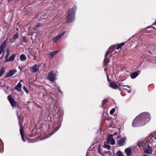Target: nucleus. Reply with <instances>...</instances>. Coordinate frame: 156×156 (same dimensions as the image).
<instances>
[{"label":"nucleus","mask_w":156,"mask_h":156,"mask_svg":"<svg viewBox=\"0 0 156 156\" xmlns=\"http://www.w3.org/2000/svg\"><path fill=\"white\" fill-rule=\"evenodd\" d=\"M55 114L53 118H51L50 121L51 126H49V131H51V129L53 133L49 134V137L60 128L63 119L62 116L64 114V112L62 108L57 106L55 109Z\"/></svg>","instance_id":"f257e3e1"},{"label":"nucleus","mask_w":156,"mask_h":156,"mask_svg":"<svg viewBox=\"0 0 156 156\" xmlns=\"http://www.w3.org/2000/svg\"><path fill=\"white\" fill-rule=\"evenodd\" d=\"M150 114L147 112L141 113L137 116L132 122L133 127H140L144 126L151 120Z\"/></svg>","instance_id":"f03ea898"},{"label":"nucleus","mask_w":156,"mask_h":156,"mask_svg":"<svg viewBox=\"0 0 156 156\" xmlns=\"http://www.w3.org/2000/svg\"><path fill=\"white\" fill-rule=\"evenodd\" d=\"M76 8V7L74 6L69 10L66 18V20L68 23H70L75 20V13Z\"/></svg>","instance_id":"7ed1b4c3"},{"label":"nucleus","mask_w":156,"mask_h":156,"mask_svg":"<svg viewBox=\"0 0 156 156\" xmlns=\"http://www.w3.org/2000/svg\"><path fill=\"white\" fill-rule=\"evenodd\" d=\"M115 49V48L113 46L110 47L108 50L107 51L105 56V58L104 59V65L106 67L108 65V64L109 62V58H108V56L109 53L113 51Z\"/></svg>","instance_id":"20e7f679"},{"label":"nucleus","mask_w":156,"mask_h":156,"mask_svg":"<svg viewBox=\"0 0 156 156\" xmlns=\"http://www.w3.org/2000/svg\"><path fill=\"white\" fill-rule=\"evenodd\" d=\"M149 51L151 55H147L150 56H156V45H151L149 46Z\"/></svg>","instance_id":"39448f33"},{"label":"nucleus","mask_w":156,"mask_h":156,"mask_svg":"<svg viewBox=\"0 0 156 156\" xmlns=\"http://www.w3.org/2000/svg\"><path fill=\"white\" fill-rule=\"evenodd\" d=\"M57 73V72L55 71L49 73V81L51 82H53L56 80Z\"/></svg>","instance_id":"423d86ee"},{"label":"nucleus","mask_w":156,"mask_h":156,"mask_svg":"<svg viewBox=\"0 0 156 156\" xmlns=\"http://www.w3.org/2000/svg\"><path fill=\"white\" fill-rule=\"evenodd\" d=\"M107 143L110 144L112 145H114L115 144V141L113 139V136L112 134L109 135L107 140Z\"/></svg>","instance_id":"0eeeda50"},{"label":"nucleus","mask_w":156,"mask_h":156,"mask_svg":"<svg viewBox=\"0 0 156 156\" xmlns=\"http://www.w3.org/2000/svg\"><path fill=\"white\" fill-rule=\"evenodd\" d=\"M143 150L144 152L148 154H150L152 153V147L148 145L146 147H144Z\"/></svg>","instance_id":"6e6552de"},{"label":"nucleus","mask_w":156,"mask_h":156,"mask_svg":"<svg viewBox=\"0 0 156 156\" xmlns=\"http://www.w3.org/2000/svg\"><path fill=\"white\" fill-rule=\"evenodd\" d=\"M8 99L10 102L11 106L12 107H14L16 105V101L13 99L11 95H9L8 97Z\"/></svg>","instance_id":"1a4fd4ad"},{"label":"nucleus","mask_w":156,"mask_h":156,"mask_svg":"<svg viewBox=\"0 0 156 156\" xmlns=\"http://www.w3.org/2000/svg\"><path fill=\"white\" fill-rule=\"evenodd\" d=\"M140 70H137L130 74V76L132 79H134L140 73Z\"/></svg>","instance_id":"9d476101"},{"label":"nucleus","mask_w":156,"mask_h":156,"mask_svg":"<svg viewBox=\"0 0 156 156\" xmlns=\"http://www.w3.org/2000/svg\"><path fill=\"white\" fill-rule=\"evenodd\" d=\"M16 70L15 69L11 70L7 73L6 75V77H9L11 76L16 72Z\"/></svg>","instance_id":"9b49d317"},{"label":"nucleus","mask_w":156,"mask_h":156,"mask_svg":"<svg viewBox=\"0 0 156 156\" xmlns=\"http://www.w3.org/2000/svg\"><path fill=\"white\" fill-rule=\"evenodd\" d=\"M126 138V137H122L118 141V144L119 146L123 145L125 143Z\"/></svg>","instance_id":"f8f14e48"},{"label":"nucleus","mask_w":156,"mask_h":156,"mask_svg":"<svg viewBox=\"0 0 156 156\" xmlns=\"http://www.w3.org/2000/svg\"><path fill=\"white\" fill-rule=\"evenodd\" d=\"M66 33L65 31H64L61 34L58 35L56 37H55L52 40L53 42H55L59 40L61 37Z\"/></svg>","instance_id":"ddd939ff"},{"label":"nucleus","mask_w":156,"mask_h":156,"mask_svg":"<svg viewBox=\"0 0 156 156\" xmlns=\"http://www.w3.org/2000/svg\"><path fill=\"white\" fill-rule=\"evenodd\" d=\"M37 66V65L35 64L32 67H30V69L32 73H35L38 71Z\"/></svg>","instance_id":"4468645a"},{"label":"nucleus","mask_w":156,"mask_h":156,"mask_svg":"<svg viewBox=\"0 0 156 156\" xmlns=\"http://www.w3.org/2000/svg\"><path fill=\"white\" fill-rule=\"evenodd\" d=\"M22 86V85L21 84V83L20 82L17 84L16 86H15L14 89L16 90L19 91H20L21 90Z\"/></svg>","instance_id":"2eb2a0df"},{"label":"nucleus","mask_w":156,"mask_h":156,"mask_svg":"<svg viewBox=\"0 0 156 156\" xmlns=\"http://www.w3.org/2000/svg\"><path fill=\"white\" fill-rule=\"evenodd\" d=\"M16 55L14 54L11 55L9 58H7L5 60V62H8L14 60L15 57Z\"/></svg>","instance_id":"dca6fc26"},{"label":"nucleus","mask_w":156,"mask_h":156,"mask_svg":"<svg viewBox=\"0 0 156 156\" xmlns=\"http://www.w3.org/2000/svg\"><path fill=\"white\" fill-rule=\"evenodd\" d=\"M110 86L112 88L116 89L118 88V86L114 82H112L110 83Z\"/></svg>","instance_id":"f3484780"},{"label":"nucleus","mask_w":156,"mask_h":156,"mask_svg":"<svg viewBox=\"0 0 156 156\" xmlns=\"http://www.w3.org/2000/svg\"><path fill=\"white\" fill-rule=\"evenodd\" d=\"M6 46V43L5 42V41L2 44H1L0 47V49L2 50V52H4L5 50Z\"/></svg>","instance_id":"a211bd4d"},{"label":"nucleus","mask_w":156,"mask_h":156,"mask_svg":"<svg viewBox=\"0 0 156 156\" xmlns=\"http://www.w3.org/2000/svg\"><path fill=\"white\" fill-rule=\"evenodd\" d=\"M125 152L126 153L127 156H130L131 154V149L129 148H127L125 150Z\"/></svg>","instance_id":"6ab92c4d"},{"label":"nucleus","mask_w":156,"mask_h":156,"mask_svg":"<svg viewBox=\"0 0 156 156\" xmlns=\"http://www.w3.org/2000/svg\"><path fill=\"white\" fill-rule=\"evenodd\" d=\"M3 143L0 138V152H2L3 150Z\"/></svg>","instance_id":"aec40b11"},{"label":"nucleus","mask_w":156,"mask_h":156,"mask_svg":"<svg viewBox=\"0 0 156 156\" xmlns=\"http://www.w3.org/2000/svg\"><path fill=\"white\" fill-rule=\"evenodd\" d=\"M5 68L3 67L1 68L0 70V77L2 76L5 72Z\"/></svg>","instance_id":"412c9836"},{"label":"nucleus","mask_w":156,"mask_h":156,"mask_svg":"<svg viewBox=\"0 0 156 156\" xmlns=\"http://www.w3.org/2000/svg\"><path fill=\"white\" fill-rule=\"evenodd\" d=\"M20 133L21 136L22 138L23 141L24 142L25 141V140L24 138V134L23 132V130L21 128L20 129Z\"/></svg>","instance_id":"4be33fe9"},{"label":"nucleus","mask_w":156,"mask_h":156,"mask_svg":"<svg viewBox=\"0 0 156 156\" xmlns=\"http://www.w3.org/2000/svg\"><path fill=\"white\" fill-rule=\"evenodd\" d=\"M58 52V51H55L51 52L50 53V56L51 58H53L55 55Z\"/></svg>","instance_id":"5701e85b"},{"label":"nucleus","mask_w":156,"mask_h":156,"mask_svg":"<svg viewBox=\"0 0 156 156\" xmlns=\"http://www.w3.org/2000/svg\"><path fill=\"white\" fill-rule=\"evenodd\" d=\"M125 42H122L120 44H118L116 48L117 50H118L120 49L121 47L124 45L125 44Z\"/></svg>","instance_id":"b1692460"},{"label":"nucleus","mask_w":156,"mask_h":156,"mask_svg":"<svg viewBox=\"0 0 156 156\" xmlns=\"http://www.w3.org/2000/svg\"><path fill=\"white\" fill-rule=\"evenodd\" d=\"M20 58L21 61H24L26 60V57L24 54H22L20 55Z\"/></svg>","instance_id":"393cba45"},{"label":"nucleus","mask_w":156,"mask_h":156,"mask_svg":"<svg viewBox=\"0 0 156 156\" xmlns=\"http://www.w3.org/2000/svg\"><path fill=\"white\" fill-rule=\"evenodd\" d=\"M103 147L104 148H107L108 150H109L110 149V146L107 143L105 144L103 146Z\"/></svg>","instance_id":"a878e982"},{"label":"nucleus","mask_w":156,"mask_h":156,"mask_svg":"<svg viewBox=\"0 0 156 156\" xmlns=\"http://www.w3.org/2000/svg\"><path fill=\"white\" fill-rule=\"evenodd\" d=\"M119 86L121 87H126L129 89L130 88V87L129 86L127 85H124L123 84V83H120L119 84Z\"/></svg>","instance_id":"bb28decb"},{"label":"nucleus","mask_w":156,"mask_h":156,"mask_svg":"<svg viewBox=\"0 0 156 156\" xmlns=\"http://www.w3.org/2000/svg\"><path fill=\"white\" fill-rule=\"evenodd\" d=\"M57 90L58 91V92L61 94H63V91L61 90L60 89V87H57Z\"/></svg>","instance_id":"cd10ccee"},{"label":"nucleus","mask_w":156,"mask_h":156,"mask_svg":"<svg viewBox=\"0 0 156 156\" xmlns=\"http://www.w3.org/2000/svg\"><path fill=\"white\" fill-rule=\"evenodd\" d=\"M41 26V24L40 23H38L37 24L36 26L34 28V29L35 30H36L37 29V27H40Z\"/></svg>","instance_id":"c85d7f7f"},{"label":"nucleus","mask_w":156,"mask_h":156,"mask_svg":"<svg viewBox=\"0 0 156 156\" xmlns=\"http://www.w3.org/2000/svg\"><path fill=\"white\" fill-rule=\"evenodd\" d=\"M118 156H123L120 151H118L117 153Z\"/></svg>","instance_id":"c756f323"},{"label":"nucleus","mask_w":156,"mask_h":156,"mask_svg":"<svg viewBox=\"0 0 156 156\" xmlns=\"http://www.w3.org/2000/svg\"><path fill=\"white\" fill-rule=\"evenodd\" d=\"M115 111V109L114 108H113L112 109H111V110L110 111V114L112 115H113Z\"/></svg>","instance_id":"7c9ffc66"},{"label":"nucleus","mask_w":156,"mask_h":156,"mask_svg":"<svg viewBox=\"0 0 156 156\" xmlns=\"http://www.w3.org/2000/svg\"><path fill=\"white\" fill-rule=\"evenodd\" d=\"M23 41L24 42L27 43V37H23Z\"/></svg>","instance_id":"2f4dec72"},{"label":"nucleus","mask_w":156,"mask_h":156,"mask_svg":"<svg viewBox=\"0 0 156 156\" xmlns=\"http://www.w3.org/2000/svg\"><path fill=\"white\" fill-rule=\"evenodd\" d=\"M108 102V101L107 100H103L102 101V104L103 105V107L104 108V105L106 104Z\"/></svg>","instance_id":"473e14b6"},{"label":"nucleus","mask_w":156,"mask_h":156,"mask_svg":"<svg viewBox=\"0 0 156 156\" xmlns=\"http://www.w3.org/2000/svg\"><path fill=\"white\" fill-rule=\"evenodd\" d=\"M19 37L18 35V34H16L14 35L13 38L14 39H17Z\"/></svg>","instance_id":"72a5a7b5"},{"label":"nucleus","mask_w":156,"mask_h":156,"mask_svg":"<svg viewBox=\"0 0 156 156\" xmlns=\"http://www.w3.org/2000/svg\"><path fill=\"white\" fill-rule=\"evenodd\" d=\"M9 51H8L7 52L6 55L5 57V59L7 58H8V57H9Z\"/></svg>","instance_id":"f704fd0d"},{"label":"nucleus","mask_w":156,"mask_h":156,"mask_svg":"<svg viewBox=\"0 0 156 156\" xmlns=\"http://www.w3.org/2000/svg\"><path fill=\"white\" fill-rule=\"evenodd\" d=\"M23 88L24 90L25 91V92L27 93V94L28 93V90H27V89L24 86L23 87Z\"/></svg>","instance_id":"c9c22d12"},{"label":"nucleus","mask_w":156,"mask_h":156,"mask_svg":"<svg viewBox=\"0 0 156 156\" xmlns=\"http://www.w3.org/2000/svg\"><path fill=\"white\" fill-rule=\"evenodd\" d=\"M123 89H125L127 91V92L129 93H130L131 92V90H128V89H126V88H123Z\"/></svg>","instance_id":"e433bc0d"},{"label":"nucleus","mask_w":156,"mask_h":156,"mask_svg":"<svg viewBox=\"0 0 156 156\" xmlns=\"http://www.w3.org/2000/svg\"><path fill=\"white\" fill-rule=\"evenodd\" d=\"M106 75H107V78L108 80V82H110L109 81H110V80L108 77V74L107 73H106Z\"/></svg>","instance_id":"4c0bfd02"},{"label":"nucleus","mask_w":156,"mask_h":156,"mask_svg":"<svg viewBox=\"0 0 156 156\" xmlns=\"http://www.w3.org/2000/svg\"><path fill=\"white\" fill-rule=\"evenodd\" d=\"M17 116H18V119L19 120L21 118L20 116V115H17Z\"/></svg>","instance_id":"58836bf2"},{"label":"nucleus","mask_w":156,"mask_h":156,"mask_svg":"<svg viewBox=\"0 0 156 156\" xmlns=\"http://www.w3.org/2000/svg\"><path fill=\"white\" fill-rule=\"evenodd\" d=\"M11 1H15V2H16V0H9V2H10Z\"/></svg>","instance_id":"ea45409f"},{"label":"nucleus","mask_w":156,"mask_h":156,"mask_svg":"<svg viewBox=\"0 0 156 156\" xmlns=\"http://www.w3.org/2000/svg\"><path fill=\"white\" fill-rule=\"evenodd\" d=\"M98 152L99 153L101 154L100 152H101V150H100V148H99L98 149Z\"/></svg>","instance_id":"a19ab883"},{"label":"nucleus","mask_w":156,"mask_h":156,"mask_svg":"<svg viewBox=\"0 0 156 156\" xmlns=\"http://www.w3.org/2000/svg\"><path fill=\"white\" fill-rule=\"evenodd\" d=\"M107 69L106 67L104 69V71H105L106 72L107 71Z\"/></svg>","instance_id":"79ce46f5"},{"label":"nucleus","mask_w":156,"mask_h":156,"mask_svg":"<svg viewBox=\"0 0 156 156\" xmlns=\"http://www.w3.org/2000/svg\"><path fill=\"white\" fill-rule=\"evenodd\" d=\"M56 86H55V87H54L53 88V89H55V88H56Z\"/></svg>","instance_id":"37998d69"},{"label":"nucleus","mask_w":156,"mask_h":156,"mask_svg":"<svg viewBox=\"0 0 156 156\" xmlns=\"http://www.w3.org/2000/svg\"><path fill=\"white\" fill-rule=\"evenodd\" d=\"M2 53L1 50L0 49V55Z\"/></svg>","instance_id":"c03bdc74"},{"label":"nucleus","mask_w":156,"mask_h":156,"mask_svg":"<svg viewBox=\"0 0 156 156\" xmlns=\"http://www.w3.org/2000/svg\"><path fill=\"white\" fill-rule=\"evenodd\" d=\"M154 139L156 140V136L154 137Z\"/></svg>","instance_id":"a18cd8bd"},{"label":"nucleus","mask_w":156,"mask_h":156,"mask_svg":"<svg viewBox=\"0 0 156 156\" xmlns=\"http://www.w3.org/2000/svg\"><path fill=\"white\" fill-rule=\"evenodd\" d=\"M142 156H148L146 154H145V155H143Z\"/></svg>","instance_id":"49530a36"},{"label":"nucleus","mask_w":156,"mask_h":156,"mask_svg":"<svg viewBox=\"0 0 156 156\" xmlns=\"http://www.w3.org/2000/svg\"><path fill=\"white\" fill-rule=\"evenodd\" d=\"M47 79H49V75H48V77H47Z\"/></svg>","instance_id":"de8ad7c7"},{"label":"nucleus","mask_w":156,"mask_h":156,"mask_svg":"<svg viewBox=\"0 0 156 156\" xmlns=\"http://www.w3.org/2000/svg\"><path fill=\"white\" fill-rule=\"evenodd\" d=\"M9 88V87L8 86L7 87V89H8Z\"/></svg>","instance_id":"09e8293b"},{"label":"nucleus","mask_w":156,"mask_h":156,"mask_svg":"<svg viewBox=\"0 0 156 156\" xmlns=\"http://www.w3.org/2000/svg\"><path fill=\"white\" fill-rule=\"evenodd\" d=\"M154 23H155L156 24V20L155 22Z\"/></svg>","instance_id":"8fccbe9b"},{"label":"nucleus","mask_w":156,"mask_h":156,"mask_svg":"<svg viewBox=\"0 0 156 156\" xmlns=\"http://www.w3.org/2000/svg\"><path fill=\"white\" fill-rule=\"evenodd\" d=\"M19 69H21V68H20V66H19Z\"/></svg>","instance_id":"3c124183"},{"label":"nucleus","mask_w":156,"mask_h":156,"mask_svg":"<svg viewBox=\"0 0 156 156\" xmlns=\"http://www.w3.org/2000/svg\"><path fill=\"white\" fill-rule=\"evenodd\" d=\"M137 146H138L139 147H140V146L139 145H138V144L137 145Z\"/></svg>","instance_id":"603ef678"},{"label":"nucleus","mask_w":156,"mask_h":156,"mask_svg":"<svg viewBox=\"0 0 156 156\" xmlns=\"http://www.w3.org/2000/svg\"><path fill=\"white\" fill-rule=\"evenodd\" d=\"M39 66H38V67H39Z\"/></svg>","instance_id":"864d4df0"},{"label":"nucleus","mask_w":156,"mask_h":156,"mask_svg":"<svg viewBox=\"0 0 156 156\" xmlns=\"http://www.w3.org/2000/svg\"><path fill=\"white\" fill-rule=\"evenodd\" d=\"M86 156H87V154H86Z\"/></svg>","instance_id":"5fc2aeb1"},{"label":"nucleus","mask_w":156,"mask_h":156,"mask_svg":"<svg viewBox=\"0 0 156 156\" xmlns=\"http://www.w3.org/2000/svg\"><path fill=\"white\" fill-rule=\"evenodd\" d=\"M144 55H144V58H145V56H144Z\"/></svg>","instance_id":"6e6d98bb"},{"label":"nucleus","mask_w":156,"mask_h":156,"mask_svg":"<svg viewBox=\"0 0 156 156\" xmlns=\"http://www.w3.org/2000/svg\"><path fill=\"white\" fill-rule=\"evenodd\" d=\"M43 97H44V96H43Z\"/></svg>","instance_id":"4d7b16f0"}]
</instances>
